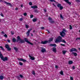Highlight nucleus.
Segmentation results:
<instances>
[{
	"label": "nucleus",
	"mask_w": 80,
	"mask_h": 80,
	"mask_svg": "<svg viewBox=\"0 0 80 80\" xmlns=\"http://www.w3.org/2000/svg\"><path fill=\"white\" fill-rule=\"evenodd\" d=\"M0 58H1V60H2L4 62H5V61H8V58L7 57H6L4 58L3 55L1 53V52L0 51Z\"/></svg>",
	"instance_id": "1"
},
{
	"label": "nucleus",
	"mask_w": 80,
	"mask_h": 80,
	"mask_svg": "<svg viewBox=\"0 0 80 80\" xmlns=\"http://www.w3.org/2000/svg\"><path fill=\"white\" fill-rule=\"evenodd\" d=\"M65 32H67V31L65 28L63 29V31L60 32V35L62 37H64L65 35H66Z\"/></svg>",
	"instance_id": "2"
},
{
	"label": "nucleus",
	"mask_w": 80,
	"mask_h": 80,
	"mask_svg": "<svg viewBox=\"0 0 80 80\" xmlns=\"http://www.w3.org/2000/svg\"><path fill=\"white\" fill-rule=\"evenodd\" d=\"M24 40L25 42H27V43H29V44H30V45H33V44L30 42V41H28V38H24Z\"/></svg>",
	"instance_id": "3"
},
{
	"label": "nucleus",
	"mask_w": 80,
	"mask_h": 80,
	"mask_svg": "<svg viewBox=\"0 0 80 80\" xmlns=\"http://www.w3.org/2000/svg\"><path fill=\"white\" fill-rule=\"evenodd\" d=\"M60 41V36H59L56 39L55 42L56 43H57L58 42H59Z\"/></svg>",
	"instance_id": "4"
},
{
	"label": "nucleus",
	"mask_w": 80,
	"mask_h": 80,
	"mask_svg": "<svg viewBox=\"0 0 80 80\" xmlns=\"http://www.w3.org/2000/svg\"><path fill=\"white\" fill-rule=\"evenodd\" d=\"M5 47L6 48H7V50H8V51H10V50H11V48H10L9 45L6 44L5 46Z\"/></svg>",
	"instance_id": "5"
},
{
	"label": "nucleus",
	"mask_w": 80,
	"mask_h": 80,
	"mask_svg": "<svg viewBox=\"0 0 80 80\" xmlns=\"http://www.w3.org/2000/svg\"><path fill=\"white\" fill-rule=\"evenodd\" d=\"M32 30V28L30 29H29L28 31L26 32V34L27 35V37H28L30 35V32L31 30Z\"/></svg>",
	"instance_id": "6"
},
{
	"label": "nucleus",
	"mask_w": 80,
	"mask_h": 80,
	"mask_svg": "<svg viewBox=\"0 0 80 80\" xmlns=\"http://www.w3.org/2000/svg\"><path fill=\"white\" fill-rule=\"evenodd\" d=\"M70 52H77V50L75 48H72L70 50Z\"/></svg>",
	"instance_id": "7"
},
{
	"label": "nucleus",
	"mask_w": 80,
	"mask_h": 80,
	"mask_svg": "<svg viewBox=\"0 0 80 80\" xmlns=\"http://www.w3.org/2000/svg\"><path fill=\"white\" fill-rule=\"evenodd\" d=\"M4 2L5 3H6L7 5H8L9 6H10V7H12V4H11V3L9 2H7L6 1H4Z\"/></svg>",
	"instance_id": "8"
},
{
	"label": "nucleus",
	"mask_w": 80,
	"mask_h": 80,
	"mask_svg": "<svg viewBox=\"0 0 80 80\" xmlns=\"http://www.w3.org/2000/svg\"><path fill=\"white\" fill-rule=\"evenodd\" d=\"M18 60H20V61H22V62H27V60L22 58H18Z\"/></svg>",
	"instance_id": "9"
},
{
	"label": "nucleus",
	"mask_w": 80,
	"mask_h": 80,
	"mask_svg": "<svg viewBox=\"0 0 80 80\" xmlns=\"http://www.w3.org/2000/svg\"><path fill=\"white\" fill-rule=\"evenodd\" d=\"M19 41V43H25V41H24V40L21 39L20 38Z\"/></svg>",
	"instance_id": "10"
},
{
	"label": "nucleus",
	"mask_w": 80,
	"mask_h": 80,
	"mask_svg": "<svg viewBox=\"0 0 80 80\" xmlns=\"http://www.w3.org/2000/svg\"><path fill=\"white\" fill-rule=\"evenodd\" d=\"M48 42V41L47 40L44 41H42L41 42V44H46V43H47Z\"/></svg>",
	"instance_id": "11"
},
{
	"label": "nucleus",
	"mask_w": 80,
	"mask_h": 80,
	"mask_svg": "<svg viewBox=\"0 0 80 80\" xmlns=\"http://www.w3.org/2000/svg\"><path fill=\"white\" fill-rule=\"evenodd\" d=\"M29 57L30 58V59H31V60H35V58L32 57V56H30V54L29 55Z\"/></svg>",
	"instance_id": "12"
},
{
	"label": "nucleus",
	"mask_w": 80,
	"mask_h": 80,
	"mask_svg": "<svg viewBox=\"0 0 80 80\" xmlns=\"http://www.w3.org/2000/svg\"><path fill=\"white\" fill-rule=\"evenodd\" d=\"M65 2L67 3L68 5H71V2H69V0H63Z\"/></svg>",
	"instance_id": "13"
},
{
	"label": "nucleus",
	"mask_w": 80,
	"mask_h": 80,
	"mask_svg": "<svg viewBox=\"0 0 80 80\" xmlns=\"http://www.w3.org/2000/svg\"><path fill=\"white\" fill-rule=\"evenodd\" d=\"M62 40V38L61 37H60V42H63V43H66V42H65V40Z\"/></svg>",
	"instance_id": "14"
},
{
	"label": "nucleus",
	"mask_w": 80,
	"mask_h": 80,
	"mask_svg": "<svg viewBox=\"0 0 80 80\" xmlns=\"http://www.w3.org/2000/svg\"><path fill=\"white\" fill-rule=\"evenodd\" d=\"M31 8H33V9H35V8H38V7L36 5H35L34 6H31Z\"/></svg>",
	"instance_id": "15"
},
{
	"label": "nucleus",
	"mask_w": 80,
	"mask_h": 80,
	"mask_svg": "<svg viewBox=\"0 0 80 80\" xmlns=\"http://www.w3.org/2000/svg\"><path fill=\"white\" fill-rule=\"evenodd\" d=\"M41 51L42 53H44L46 52V49L45 48H42L41 49Z\"/></svg>",
	"instance_id": "16"
},
{
	"label": "nucleus",
	"mask_w": 80,
	"mask_h": 80,
	"mask_svg": "<svg viewBox=\"0 0 80 80\" xmlns=\"http://www.w3.org/2000/svg\"><path fill=\"white\" fill-rule=\"evenodd\" d=\"M49 46L51 47H53L54 46V47H57V45L55 44H51L49 45Z\"/></svg>",
	"instance_id": "17"
},
{
	"label": "nucleus",
	"mask_w": 80,
	"mask_h": 80,
	"mask_svg": "<svg viewBox=\"0 0 80 80\" xmlns=\"http://www.w3.org/2000/svg\"><path fill=\"white\" fill-rule=\"evenodd\" d=\"M17 40L16 41L17 42H18V41H20V37L19 36H18L17 37Z\"/></svg>",
	"instance_id": "18"
},
{
	"label": "nucleus",
	"mask_w": 80,
	"mask_h": 80,
	"mask_svg": "<svg viewBox=\"0 0 80 80\" xmlns=\"http://www.w3.org/2000/svg\"><path fill=\"white\" fill-rule=\"evenodd\" d=\"M52 51L56 53V52H57V48H52Z\"/></svg>",
	"instance_id": "19"
},
{
	"label": "nucleus",
	"mask_w": 80,
	"mask_h": 80,
	"mask_svg": "<svg viewBox=\"0 0 80 80\" xmlns=\"http://www.w3.org/2000/svg\"><path fill=\"white\" fill-rule=\"evenodd\" d=\"M72 55H74L75 57H76V56H77V53H76V52H72Z\"/></svg>",
	"instance_id": "20"
},
{
	"label": "nucleus",
	"mask_w": 80,
	"mask_h": 80,
	"mask_svg": "<svg viewBox=\"0 0 80 80\" xmlns=\"http://www.w3.org/2000/svg\"><path fill=\"white\" fill-rule=\"evenodd\" d=\"M62 54H63V55H65V53H66V52H67V51H65V50H62Z\"/></svg>",
	"instance_id": "21"
},
{
	"label": "nucleus",
	"mask_w": 80,
	"mask_h": 80,
	"mask_svg": "<svg viewBox=\"0 0 80 80\" xmlns=\"http://www.w3.org/2000/svg\"><path fill=\"white\" fill-rule=\"evenodd\" d=\"M4 78H5V77H3V76H0V80H3Z\"/></svg>",
	"instance_id": "22"
},
{
	"label": "nucleus",
	"mask_w": 80,
	"mask_h": 80,
	"mask_svg": "<svg viewBox=\"0 0 80 80\" xmlns=\"http://www.w3.org/2000/svg\"><path fill=\"white\" fill-rule=\"evenodd\" d=\"M60 18H61L62 20H64V18L63 17V16H62V14H60Z\"/></svg>",
	"instance_id": "23"
},
{
	"label": "nucleus",
	"mask_w": 80,
	"mask_h": 80,
	"mask_svg": "<svg viewBox=\"0 0 80 80\" xmlns=\"http://www.w3.org/2000/svg\"><path fill=\"white\" fill-rule=\"evenodd\" d=\"M34 12L35 13H38V12H39V11L37 9H35L34 10Z\"/></svg>",
	"instance_id": "24"
},
{
	"label": "nucleus",
	"mask_w": 80,
	"mask_h": 80,
	"mask_svg": "<svg viewBox=\"0 0 80 80\" xmlns=\"http://www.w3.org/2000/svg\"><path fill=\"white\" fill-rule=\"evenodd\" d=\"M53 38H51L49 39L48 41L49 42H52V41H53Z\"/></svg>",
	"instance_id": "25"
},
{
	"label": "nucleus",
	"mask_w": 80,
	"mask_h": 80,
	"mask_svg": "<svg viewBox=\"0 0 80 80\" xmlns=\"http://www.w3.org/2000/svg\"><path fill=\"white\" fill-rule=\"evenodd\" d=\"M49 22H50L51 23H55V21H54L51 20L49 21Z\"/></svg>",
	"instance_id": "26"
},
{
	"label": "nucleus",
	"mask_w": 80,
	"mask_h": 80,
	"mask_svg": "<svg viewBox=\"0 0 80 80\" xmlns=\"http://www.w3.org/2000/svg\"><path fill=\"white\" fill-rule=\"evenodd\" d=\"M68 63L70 65L72 64V63H73V61H69L68 62Z\"/></svg>",
	"instance_id": "27"
},
{
	"label": "nucleus",
	"mask_w": 80,
	"mask_h": 80,
	"mask_svg": "<svg viewBox=\"0 0 80 80\" xmlns=\"http://www.w3.org/2000/svg\"><path fill=\"white\" fill-rule=\"evenodd\" d=\"M32 21L34 22H37V19L34 18L32 20Z\"/></svg>",
	"instance_id": "28"
},
{
	"label": "nucleus",
	"mask_w": 80,
	"mask_h": 80,
	"mask_svg": "<svg viewBox=\"0 0 80 80\" xmlns=\"http://www.w3.org/2000/svg\"><path fill=\"white\" fill-rule=\"evenodd\" d=\"M60 74L61 75H63L64 74H63V72L62 71V70H61V71H60Z\"/></svg>",
	"instance_id": "29"
},
{
	"label": "nucleus",
	"mask_w": 80,
	"mask_h": 80,
	"mask_svg": "<svg viewBox=\"0 0 80 80\" xmlns=\"http://www.w3.org/2000/svg\"><path fill=\"white\" fill-rule=\"evenodd\" d=\"M0 48H1V50H3V51H5V49H4V48L2 46H0Z\"/></svg>",
	"instance_id": "30"
},
{
	"label": "nucleus",
	"mask_w": 80,
	"mask_h": 80,
	"mask_svg": "<svg viewBox=\"0 0 80 80\" xmlns=\"http://www.w3.org/2000/svg\"><path fill=\"white\" fill-rule=\"evenodd\" d=\"M16 41H17V40H16V39L15 38H13L12 39V42H16Z\"/></svg>",
	"instance_id": "31"
},
{
	"label": "nucleus",
	"mask_w": 80,
	"mask_h": 80,
	"mask_svg": "<svg viewBox=\"0 0 80 80\" xmlns=\"http://www.w3.org/2000/svg\"><path fill=\"white\" fill-rule=\"evenodd\" d=\"M14 50H15V51H16V52H17V51H18V48H17L16 47H14Z\"/></svg>",
	"instance_id": "32"
},
{
	"label": "nucleus",
	"mask_w": 80,
	"mask_h": 80,
	"mask_svg": "<svg viewBox=\"0 0 80 80\" xmlns=\"http://www.w3.org/2000/svg\"><path fill=\"white\" fill-rule=\"evenodd\" d=\"M19 64L20 65H21V66L23 65V63H22L21 62H19Z\"/></svg>",
	"instance_id": "33"
},
{
	"label": "nucleus",
	"mask_w": 80,
	"mask_h": 80,
	"mask_svg": "<svg viewBox=\"0 0 80 80\" xmlns=\"http://www.w3.org/2000/svg\"><path fill=\"white\" fill-rule=\"evenodd\" d=\"M57 6L58 7H59V8L60 9V4H58Z\"/></svg>",
	"instance_id": "34"
},
{
	"label": "nucleus",
	"mask_w": 80,
	"mask_h": 80,
	"mask_svg": "<svg viewBox=\"0 0 80 80\" xmlns=\"http://www.w3.org/2000/svg\"><path fill=\"white\" fill-rule=\"evenodd\" d=\"M63 8V7L62 6V5L60 4V10H62Z\"/></svg>",
	"instance_id": "35"
},
{
	"label": "nucleus",
	"mask_w": 80,
	"mask_h": 80,
	"mask_svg": "<svg viewBox=\"0 0 80 80\" xmlns=\"http://www.w3.org/2000/svg\"><path fill=\"white\" fill-rule=\"evenodd\" d=\"M25 27L26 28H28L29 27L27 25H25Z\"/></svg>",
	"instance_id": "36"
},
{
	"label": "nucleus",
	"mask_w": 80,
	"mask_h": 80,
	"mask_svg": "<svg viewBox=\"0 0 80 80\" xmlns=\"http://www.w3.org/2000/svg\"><path fill=\"white\" fill-rule=\"evenodd\" d=\"M50 0V1L51 2H56L55 1V0Z\"/></svg>",
	"instance_id": "37"
},
{
	"label": "nucleus",
	"mask_w": 80,
	"mask_h": 80,
	"mask_svg": "<svg viewBox=\"0 0 80 80\" xmlns=\"http://www.w3.org/2000/svg\"><path fill=\"white\" fill-rule=\"evenodd\" d=\"M32 74H33V75H35V72L34 71H32Z\"/></svg>",
	"instance_id": "38"
},
{
	"label": "nucleus",
	"mask_w": 80,
	"mask_h": 80,
	"mask_svg": "<svg viewBox=\"0 0 80 80\" xmlns=\"http://www.w3.org/2000/svg\"><path fill=\"white\" fill-rule=\"evenodd\" d=\"M70 30H72V27L71 25H69Z\"/></svg>",
	"instance_id": "39"
},
{
	"label": "nucleus",
	"mask_w": 80,
	"mask_h": 80,
	"mask_svg": "<svg viewBox=\"0 0 80 80\" xmlns=\"http://www.w3.org/2000/svg\"><path fill=\"white\" fill-rule=\"evenodd\" d=\"M4 37H6V38H7V34H5L4 35Z\"/></svg>",
	"instance_id": "40"
},
{
	"label": "nucleus",
	"mask_w": 80,
	"mask_h": 80,
	"mask_svg": "<svg viewBox=\"0 0 80 80\" xmlns=\"http://www.w3.org/2000/svg\"><path fill=\"white\" fill-rule=\"evenodd\" d=\"M33 15H30V18H33Z\"/></svg>",
	"instance_id": "41"
},
{
	"label": "nucleus",
	"mask_w": 80,
	"mask_h": 80,
	"mask_svg": "<svg viewBox=\"0 0 80 80\" xmlns=\"http://www.w3.org/2000/svg\"><path fill=\"white\" fill-rule=\"evenodd\" d=\"M23 15L24 16H27V13L26 12H25L24 14Z\"/></svg>",
	"instance_id": "42"
},
{
	"label": "nucleus",
	"mask_w": 80,
	"mask_h": 80,
	"mask_svg": "<svg viewBox=\"0 0 80 80\" xmlns=\"http://www.w3.org/2000/svg\"><path fill=\"white\" fill-rule=\"evenodd\" d=\"M19 76L21 77V78H23V75H22L21 74Z\"/></svg>",
	"instance_id": "43"
},
{
	"label": "nucleus",
	"mask_w": 80,
	"mask_h": 80,
	"mask_svg": "<svg viewBox=\"0 0 80 80\" xmlns=\"http://www.w3.org/2000/svg\"><path fill=\"white\" fill-rule=\"evenodd\" d=\"M76 40H80V38H78L76 39Z\"/></svg>",
	"instance_id": "44"
},
{
	"label": "nucleus",
	"mask_w": 80,
	"mask_h": 80,
	"mask_svg": "<svg viewBox=\"0 0 80 80\" xmlns=\"http://www.w3.org/2000/svg\"><path fill=\"white\" fill-rule=\"evenodd\" d=\"M48 19L49 20V21H50V20H52V18H48Z\"/></svg>",
	"instance_id": "45"
},
{
	"label": "nucleus",
	"mask_w": 80,
	"mask_h": 80,
	"mask_svg": "<svg viewBox=\"0 0 80 80\" xmlns=\"http://www.w3.org/2000/svg\"><path fill=\"white\" fill-rule=\"evenodd\" d=\"M19 20L21 22H22V20H23V18H20L19 19Z\"/></svg>",
	"instance_id": "46"
},
{
	"label": "nucleus",
	"mask_w": 80,
	"mask_h": 80,
	"mask_svg": "<svg viewBox=\"0 0 80 80\" xmlns=\"http://www.w3.org/2000/svg\"><path fill=\"white\" fill-rule=\"evenodd\" d=\"M0 15L1 16H2V17H4V16L3 15V14L2 12H1Z\"/></svg>",
	"instance_id": "47"
},
{
	"label": "nucleus",
	"mask_w": 80,
	"mask_h": 80,
	"mask_svg": "<svg viewBox=\"0 0 80 80\" xmlns=\"http://www.w3.org/2000/svg\"><path fill=\"white\" fill-rule=\"evenodd\" d=\"M60 45H61L62 46H63V47L65 46V44H61Z\"/></svg>",
	"instance_id": "48"
},
{
	"label": "nucleus",
	"mask_w": 80,
	"mask_h": 80,
	"mask_svg": "<svg viewBox=\"0 0 80 80\" xmlns=\"http://www.w3.org/2000/svg\"><path fill=\"white\" fill-rule=\"evenodd\" d=\"M29 4L30 5H32V3L31 2H29Z\"/></svg>",
	"instance_id": "49"
},
{
	"label": "nucleus",
	"mask_w": 80,
	"mask_h": 80,
	"mask_svg": "<svg viewBox=\"0 0 80 80\" xmlns=\"http://www.w3.org/2000/svg\"><path fill=\"white\" fill-rule=\"evenodd\" d=\"M44 12H47V9L45 8L44 9Z\"/></svg>",
	"instance_id": "50"
},
{
	"label": "nucleus",
	"mask_w": 80,
	"mask_h": 80,
	"mask_svg": "<svg viewBox=\"0 0 80 80\" xmlns=\"http://www.w3.org/2000/svg\"><path fill=\"white\" fill-rule=\"evenodd\" d=\"M70 80H73V77H70Z\"/></svg>",
	"instance_id": "51"
},
{
	"label": "nucleus",
	"mask_w": 80,
	"mask_h": 80,
	"mask_svg": "<svg viewBox=\"0 0 80 80\" xmlns=\"http://www.w3.org/2000/svg\"><path fill=\"white\" fill-rule=\"evenodd\" d=\"M11 33L12 35H13V34H14V32H13L12 31H11Z\"/></svg>",
	"instance_id": "52"
},
{
	"label": "nucleus",
	"mask_w": 80,
	"mask_h": 80,
	"mask_svg": "<svg viewBox=\"0 0 80 80\" xmlns=\"http://www.w3.org/2000/svg\"><path fill=\"white\" fill-rule=\"evenodd\" d=\"M72 68L73 70H74V69H75V66H72Z\"/></svg>",
	"instance_id": "53"
},
{
	"label": "nucleus",
	"mask_w": 80,
	"mask_h": 80,
	"mask_svg": "<svg viewBox=\"0 0 80 80\" xmlns=\"http://www.w3.org/2000/svg\"><path fill=\"white\" fill-rule=\"evenodd\" d=\"M17 78H18V79H20V77L18 76L17 77Z\"/></svg>",
	"instance_id": "54"
},
{
	"label": "nucleus",
	"mask_w": 80,
	"mask_h": 80,
	"mask_svg": "<svg viewBox=\"0 0 80 80\" xmlns=\"http://www.w3.org/2000/svg\"><path fill=\"white\" fill-rule=\"evenodd\" d=\"M8 43H10V40H8Z\"/></svg>",
	"instance_id": "55"
},
{
	"label": "nucleus",
	"mask_w": 80,
	"mask_h": 80,
	"mask_svg": "<svg viewBox=\"0 0 80 80\" xmlns=\"http://www.w3.org/2000/svg\"><path fill=\"white\" fill-rule=\"evenodd\" d=\"M46 31H47L48 32V33H50V31L48 30V29L46 30Z\"/></svg>",
	"instance_id": "56"
},
{
	"label": "nucleus",
	"mask_w": 80,
	"mask_h": 80,
	"mask_svg": "<svg viewBox=\"0 0 80 80\" xmlns=\"http://www.w3.org/2000/svg\"><path fill=\"white\" fill-rule=\"evenodd\" d=\"M55 68H58V66L57 65H56L55 66Z\"/></svg>",
	"instance_id": "57"
},
{
	"label": "nucleus",
	"mask_w": 80,
	"mask_h": 80,
	"mask_svg": "<svg viewBox=\"0 0 80 80\" xmlns=\"http://www.w3.org/2000/svg\"><path fill=\"white\" fill-rule=\"evenodd\" d=\"M2 34H5V32H4L3 31H2Z\"/></svg>",
	"instance_id": "58"
},
{
	"label": "nucleus",
	"mask_w": 80,
	"mask_h": 80,
	"mask_svg": "<svg viewBox=\"0 0 80 80\" xmlns=\"http://www.w3.org/2000/svg\"><path fill=\"white\" fill-rule=\"evenodd\" d=\"M41 29H42V30H43L44 28V27H42L41 28Z\"/></svg>",
	"instance_id": "59"
},
{
	"label": "nucleus",
	"mask_w": 80,
	"mask_h": 80,
	"mask_svg": "<svg viewBox=\"0 0 80 80\" xmlns=\"http://www.w3.org/2000/svg\"><path fill=\"white\" fill-rule=\"evenodd\" d=\"M18 8H16L15 9V10H18Z\"/></svg>",
	"instance_id": "60"
},
{
	"label": "nucleus",
	"mask_w": 80,
	"mask_h": 80,
	"mask_svg": "<svg viewBox=\"0 0 80 80\" xmlns=\"http://www.w3.org/2000/svg\"><path fill=\"white\" fill-rule=\"evenodd\" d=\"M52 4L55 7H56V6L55 5V4Z\"/></svg>",
	"instance_id": "61"
},
{
	"label": "nucleus",
	"mask_w": 80,
	"mask_h": 80,
	"mask_svg": "<svg viewBox=\"0 0 80 80\" xmlns=\"http://www.w3.org/2000/svg\"><path fill=\"white\" fill-rule=\"evenodd\" d=\"M76 0L78 1V2H80V1H79V0Z\"/></svg>",
	"instance_id": "62"
},
{
	"label": "nucleus",
	"mask_w": 80,
	"mask_h": 80,
	"mask_svg": "<svg viewBox=\"0 0 80 80\" xmlns=\"http://www.w3.org/2000/svg\"><path fill=\"white\" fill-rule=\"evenodd\" d=\"M21 7H23V5H22V4L21 5Z\"/></svg>",
	"instance_id": "63"
},
{
	"label": "nucleus",
	"mask_w": 80,
	"mask_h": 80,
	"mask_svg": "<svg viewBox=\"0 0 80 80\" xmlns=\"http://www.w3.org/2000/svg\"><path fill=\"white\" fill-rule=\"evenodd\" d=\"M0 2H3L2 0H0Z\"/></svg>",
	"instance_id": "64"
}]
</instances>
